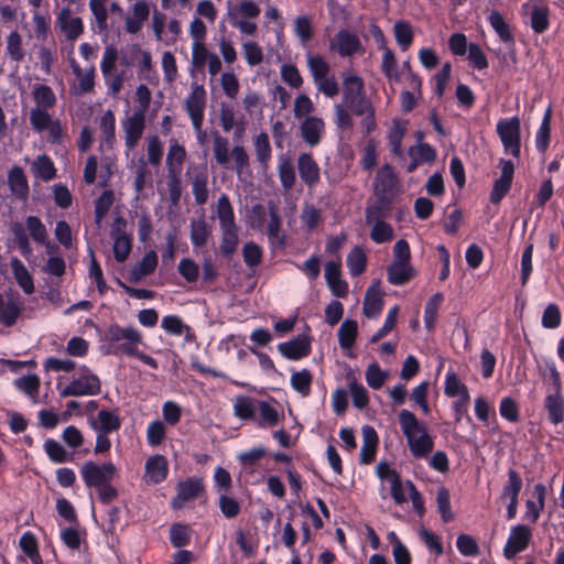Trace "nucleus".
<instances>
[{
	"label": "nucleus",
	"instance_id": "f257e3e1",
	"mask_svg": "<svg viewBox=\"0 0 564 564\" xmlns=\"http://www.w3.org/2000/svg\"><path fill=\"white\" fill-rule=\"evenodd\" d=\"M102 341V349L107 355L134 357L152 369L159 368L153 357L139 349L143 344V335L134 326L111 324L105 332Z\"/></svg>",
	"mask_w": 564,
	"mask_h": 564
},
{
	"label": "nucleus",
	"instance_id": "f03ea898",
	"mask_svg": "<svg viewBox=\"0 0 564 564\" xmlns=\"http://www.w3.org/2000/svg\"><path fill=\"white\" fill-rule=\"evenodd\" d=\"M398 419L411 455L414 458H427L433 451L434 441L426 426L409 410H401Z\"/></svg>",
	"mask_w": 564,
	"mask_h": 564
},
{
	"label": "nucleus",
	"instance_id": "7ed1b4c3",
	"mask_svg": "<svg viewBox=\"0 0 564 564\" xmlns=\"http://www.w3.org/2000/svg\"><path fill=\"white\" fill-rule=\"evenodd\" d=\"M57 389L59 395L66 397H91L97 395L101 391V383L98 376L87 366H79L72 379L66 380L65 377L57 379Z\"/></svg>",
	"mask_w": 564,
	"mask_h": 564
},
{
	"label": "nucleus",
	"instance_id": "20e7f679",
	"mask_svg": "<svg viewBox=\"0 0 564 564\" xmlns=\"http://www.w3.org/2000/svg\"><path fill=\"white\" fill-rule=\"evenodd\" d=\"M14 241L18 245L23 257L29 259L32 256V247L29 236L36 242H45L48 234L45 225L36 216H28L25 225L14 223L11 226Z\"/></svg>",
	"mask_w": 564,
	"mask_h": 564
},
{
	"label": "nucleus",
	"instance_id": "39448f33",
	"mask_svg": "<svg viewBox=\"0 0 564 564\" xmlns=\"http://www.w3.org/2000/svg\"><path fill=\"white\" fill-rule=\"evenodd\" d=\"M411 250L406 240L399 239L393 246V260L387 267V279L392 285H403L414 276L410 263Z\"/></svg>",
	"mask_w": 564,
	"mask_h": 564
},
{
	"label": "nucleus",
	"instance_id": "423d86ee",
	"mask_svg": "<svg viewBox=\"0 0 564 564\" xmlns=\"http://www.w3.org/2000/svg\"><path fill=\"white\" fill-rule=\"evenodd\" d=\"M496 132L502 143L507 155L518 159L521 153V129L518 117L500 119L496 124Z\"/></svg>",
	"mask_w": 564,
	"mask_h": 564
},
{
	"label": "nucleus",
	"instance_id": "0eeeda50",
	"mask_svg": "<svg viewBox=\"0 0 564 564\" xmlns=\"http://www.w3.org/2000/svg\"><path fill=\"white\" fill-rule=\"evenodd\" d=\"M79 473L86 487L96 488L111 482L117 476L118 468L112 462L98 464L94 460H87L82 465Z\"/></svg>",
	"mask_w": 564,
	"mask_h": 564
},
{
	"label": "nucleus",
	"instance_id": "6e6552de",
	"mask_svg": "<svg viewBox=\"0 0 564 564\" xmlns=\"http://www.w3.org/2000/svg\"><path fill=\"white\" fill-rule=\"evenodd\" d=\"M184 108L194 130L200 134L206 108V90L202 85L197 83L191 85V91L184 99Z\"/></svg>",
	"mask_w": 564,
	"mask_h": 564
},
{
	"label": "nucleus",
	"instance_id": "1a4fd4ad",
	"mask_svg": "<svg viewBox=\"0 0 564 564\" xmlns=\"http://www.w3.org/2000/svg\"><path fill=\"white\" fill-rule=\"evenodd\" d=\"M123 130V139L126 147V155L128 156L139 144L144 129L145 115L143 110H137L121 121Z\"/></svg>",
	"mask_w": 564,
	"mask_h": 564
},
{
	"label": "nucleus",
	"instance_id": "9d476101",
	"mask_svg": "<svg viewBox=\"0 0 564 564\" xmlns=\"http://www.w3.org/2000/svg\"><path fill=\"white\" fill-rule=\"evenodd\" d=\"M532 541V529L527 524H516L510 528L507 542L503 546V556L512 560L525 551Z\"/></svg>",
	"mask_w": 564,
	"mask_h": 564
},
{
	"label": "nucleus",
	"instance_id": "9b49d317",
	"mask_svg": "<svg viewBox=\"0 0 564 564\" xmlns=\"http://www.w3.org/2000/svg\"><path fill=\"white\" fill-rule=\"evenodd\" d=\"M366 224L371 226L370 238L376 243L391 241L394 237L393 227L382 219L381 209L370 206L366 209Z\"/></svg>",
	"mask_w": 564,
	"mask_h": 564
},
{
	"label": "nucleus",
	"instance_id": "f8f14e48",
	"mask_svg": "<svg viewBox=\"0 0 564 564\" xmlns=\"http://www.w3.org/2000/svg\"><path fill=\"white\" fill-rule=\"evenodd\" d=\"M126 226L127 221L121 216L116 217L111 226L110 235L113 240L112 251L118 262H124L132 248V238L127 234Z\"/></svg>",
	"mask_w": 564,
	"mask_h": 564
},
{
	"label": "nucleus",
	"instance_id": "ddd939ff",
	"mask_svg": "<svg viewBox=\"0 0 564 564\" xmlns=\"http://www.w3.org/2000/svg\"><path fill=\"white\" fill-rule=\"evenodd\" d=\"M522 489V479L514 469L508 470V481L502 488L501 499L508 502L507 519L512 520L517 516L518 497Z\"/></svg>",
	"mask_w": 564,
	"mask_h": 564
},
{
	"label": "nucleus",
	"instance_id": "4468645a",
	"mask_svg": "<svg viewBox=\"0 0 564 564\" xmlns=\"http://www.w3.org/2000/svg\"><path fill=\"white\" fill-rule=\"evenodd\" d=\"M204 491V484L200 478H187L177 485V495L172 500L174 509L183 508L187 502L198 498Z\"/></svg>",
	"mask_w": 564,
	"mask_h": 564
},
{
	"label": "nucleus",
	"instance_id": "2eb2a0df",
	"mask_svg": "<svg viewBox=\"0 0 564 564\" xmlns=\"http://www.w3.org/2000/svg\"><path fill=\"white\" fill-rule=\"evenodd\" d=\"M499 166L501 175L495 181L490 193V202L494 204H498L509 192L514 173V164L509 160L501 159Z\"/></svg>",
	"mask_w": 564,
	"mask_h": 564
},
{
	"label": "nucleus",
	"instance_id": "dca6fc26",
	"mask_svg": "<svg viewBox=\"0 0 564 564\" xmlns=\"http://www.w3.org/2000/svg\"><path fill=\"white\" fill-rule=\"evenodd\" d=\"M121 417L117 410L102 409L95 417L88 420V424L94 432L113 433L121 427Z\"/></svg>",
	"mask_w": 564,
	"mask_h": 564
},
{
	"label": "nucleus",
	"instance_id": "f3484780",
	"mask_svg": "<svg viewBox=\"0 0 564 564\" xmlns=\"http://www.w3.org/2000/svg\"><path fill=\"white\" fill-rule=\"evenodd\" d=\"M57 23L61 31L69 41L77 40L84 32L82 18L76 15L70 9L64 8L57 15Z\"/></svg>",
	"mask_w": 564,
	"mask_h": 564
},
{
	"label": "nucleus",
	"instance_id": "a211bd4d",
	"mask_svg": "<svg viewBox=\"0 0 564 564\" xmlns=\"http://www.w3.org/2000/svg\"><path fill=\"white\" fill-rule=\"evenodd\" d=\"M99 148L102 152L112 150L116 143V117L112 110H107L99 118Z\"/></svg>",
	"mask_w": 564,
	"mask_h": 564
},
{
	"label": "nucleus",
	"instance_id": "6ab92c4d",
	"mask_svg": "<svg viewBox=\"0 0 564 564\" xmlns=\"http://www.w3.org/2000/svg\"><path fill=\"white\" fill-rule=\"evenodd\" d=\"M300 130L303 140L310 145H317L325 134V122L317 116L306 117L300 121Z\"/></svg>",
	"mask_w": 564,
	"mask_h": 564
},
{
	"label": "nucleus",
	"instance_id": "aec40b11",
	"mask_svg": "<svg viewBox=\"0 0 564 564\" xmlns=\"http://www.w3.org/2000/svg\"><path fill=\"white\" fill-rule=\"evenodd\" d=\"M329 47L341 57L351 56L360 48L358 35L347 30H340L330 41Z\"/></svg>",
	"mask_w": 564,
	"mask_h": 564
},
{
	"label": "nucleus",
	"instance_id": "412c9836",
	"mask_svg": "<svg viewBox=\"0 0 564 564\" xmlns=\"http://www.w3.org/2000/svg\"><path fill=\"white\" fill-rule=\"evenodd\" d=\"M278 349L286 359L299 360L310 355L311 340L305 335H299L289 341L279 344Z\"/></svg>",
	"mask_w": 564,
	"mask_h": 564
},
{
	"label": "nucleus",
	"instance_id": "4be33fe9",
	"mask_svg": "<svg viewBox=\"0 0 564 564\" xmlns=\"http://www.w3.org/2000/svg\"><path fill=\"white\" fill-rule=\"evenodd\" d=\"M326 283L336 297H345L348 293V284L341 279V264L339 261H328L325 265Z\"/></svg>",
	"mask_w": 564,
	"mask_h": 564
},
{
	"label": "nucleus",
	"instance_id": "5701e85b",
	"mask_svg": "<svg viewBox=\"0 0 564 564\" xmlns=\"http://www.w3.org/2000/svg\"><path fill=\"white\" fill-rule=\"evenodd\" d=\"M169 464L163 455H154L147 459L144 466V480L148 484H160L167 477Z\"/></svg>",
	"mask_w": 564,
	"mask_h": 564
},
{
	"label": "nucleus",
	"instance_id": "b1692460",
	"mask_svg": "<svg viewBox=\"0 0 564 564\" xmlns=\"http://www.w3.org/2000/svg\"><path fill=\"white\" fill-rule=\"evenodd\" d=\"M383 307V293L380 282L375 281L366 291L362 313L368 318H376Z\"/></svg>",
	"mask_w": 564,
	"mask_h": 564
},
{
	"label": "nucleus",
	"instance_id": "393cba45",
	"mask_svg": "<svg viewBox=\"0 0 564 564\" xmlns=\"http://www.w3.org/2000/svg\"><path fill=\"white\" fill-rule=\"evenodd\" d=\"M23 305L18 296H3L0 294V324L12 326L15 324Z\"/></svg>",
	"mask_w": 564,
	"mask_h": 564
},
{
	"label": "nucleus",
	"instance_id": "a878e982",
	"mask_svg": "<svg viewBox=\"0 0 564 564\" xmlns=\"http://www.w3.org/2000/svg\"><path fill=\"white\" fill-rule=\"evenodd\" d=\"M150 14L148 2L141 0L133 3L131 14L126 18L124 30L130 34L138 33Z\"/></svg>",
	"mask_w": 564,
	"mask_h": 564
},
{
	"label": "nucleus",
	"instance_id": "bb28decb",
	"mask_svg": "<svg viewBox=\"0 0 564 564\" xmlns=\"http://www.w3.org/2000/svg\"><path fill=\"white\" fill-rule=\"evenodd\" d=\"M297 169L301 180L310 187L319 182V167L313 156L308 153H302L297 159Z\"/></svg>",
	"mask_w": 564,
	"mask_h": 564
},
{
	"label": "nucleus",
	"instance_id": "cd10ccee",
	"mask_svg": "<svg viewBox=\"0 0 564 564\" xmlns=\"http://www.w3.org/2000/svg\"><path fill=\"white\" fill-rule=\"evenodd\" d=\"M362 446L360 449V463L368 465L373 462L378 449V434L372 426L365 425L361 430Z\"/></svg>",
	"mask_w": 564,
	"mask_h": 564
},
{
	"label": "nucleus",
	"instance_id": "c85d7f7f",
	"mask_svg": "<svg viewBox=\"0 0 564 564\" xmlns=\"http://www.w3.org/2000/svg\"><path fill=\"white\" fill-rule=\"evenodd\" d=\"M10 268L12 271V274L18 283V285L21 288V290L25 294H32L34 292V281L33 276L28 270V268L24 265V263L18 259L12 258L10 260Z\"/></svg>",
	"mask_w": 564,
	"mask_h": 564
},
{
	"label": "nucleus",
	"instance_id": "c756f323",
	"mask_svg": "<svg viewBox=\"0 0 564 564\" xmlns=\"http://www.w3.org/2000/svg\"><path fill=\"white\" fill-rule=\"evenodd\" d=\"M259 401L248 395H237L234 399V415L240 420H254Z\"/></svg>",
	"mask_w": 564,
	"mask_h": 564
},
{
	"label": "nucleus",
	"instance_id": "7c9ffc66",
	"mask_svg": "<svg viewBox=\"0 0 564 564\" xmlns=\"http://www.w3.org/2000/svg\"><path fill=\"white\" fill-rule=\"evenodd\" d=\"M8 185L13 196L19 199H26L29 195V184L21 167L14 166L9 171Z\"/></svg>",
	"mask_w": 564,
	"mask_h": 564
},
{
	"label": "nucleus",
	"instance_id": "2f4dec72",
	"mask_svg": "<svg viewBox=\"0 0 564 564\" xmlns=\"http://www.w3.org/2000/svg\"><path fill=\"white\" fill-rule=\"evenodd\" d=\"M275 401H259L258 411L259 412V420L258 424L261 427H273L279 424L283 415L278 411V409L274 405Z\"/></svg>",
	"mask_w": 564,
	"mask_h": 564
},
{
	"label": "nucleus",
	"instance_id": "473e14b6",
	"mask_svg": "<svg viewBox=\"0 0 564 564\" xmlns=\"http://www.w3.org/2000/svg\"><path fill=\"white\" fill-rule=\"evenodd\" d=\"M364 95H366V91L362 78L354 74L346 75L343 79L344 104L346 105Z\"/></svg>",
	"mask_w": 564,
	"mask_h": 564
},
{
	"label": "nucleus",
	"instance_id": "72a5a7b5",
	"mask_svg": "<svg viewBox=\"0 0 564 564\" xmlns=\"http://www.w3.org/2000/svg\"><path fill=\"white\" fill-rule=\"evenodd\" d=\"M191 242L195 248L205 246L212 235L210 227L204 216L191 220Z\"/></svg>",
	"mask_w": 564,
	"mask_h": 564
},
{
	"label": "nucleus",
	"instance_id": "f704fd0d",
	"mask_svg": "<svg viewBox=\"0 0 564 564\" xmlns=\"http://www.w3.org/2000/svg\"><path fill=\"white\" fill-rule=\"evenodd\" d=\"M186 159V150L176 140H171L165 159L167 172H181Z\"/></svg>",
	"mask_w": 564,
	"mask_h": 564
},
{
	"label": "nucleus",
	"instance_id": "c9c22d12",
	"mask_svg": "<svg viewBox=\"0 0 564 564\" xmlns=\"http://www.w3.org/2000/svg\"><path fill=\"white\" fill-rule=\"evenodd\" d=\"M381 59V70L390 84H397L401 80V70L397 57L392 50L383 47Z\"/></svg>",
	"mask_w": 564,
	"mask_h": 564
},
{
	"label": "nucleus",
	"instance_id": "e433bc0d",
	"mask_svg": "<svg viewBox=\"0 0 564 564\" xmlns=\"http://www.w3.org/2000/svg\"><path fill=\"white\" fill-rule=\"evenodd\" d=\"M70 67L76 77L77 90L82 94L91 91L95 84V68L82 69L75 59L70 61Z\"/></svg>",
	"mask_w": 564,
	"mask_h": 564
},
{
	"label": "nucleus",
	"instance_id": "4c0bfd02",
	"mask_svg": "<svg viewBox=\"0 0 564 564\" xmlns=\"http://www.w3.org/2000/svg\"><path fill=\"white\" fill-rule=\"evenodd\" d=\"M35 177L48 182L56 176V169L52 159L46 154L36 156L31 166Z\"/></svg>",
	"mask_w": 564,
	"mask_h": 564
},
{
	"label": "nucleus",
	"instance_id": "58836bf2",
	"mask_svg": "<svg viewBox=\"0 0 564 564\" xmlns=\"http://www.w3.org/2000/svg\"><path fill=\"white\" fill-rule=\"evenodd\" d=\"M312 383L313 375L308 369H301L291 373L290 384L303 398L311 394Z\"/></svg>",
	"mask_w": 564,
	"mask_h": 564
},
{
	"label": "nucleus",
	"instance_id": "ea45409f",
	"mask_svg": "<svg viewBox=\"0 0 564 564\" xmlns=\"http://www.w3.org/2000/svg\"><path fill=\"white\" fill-rule=\"evenodd\" d=\"M44 452L54 464H63L73 460V454L68 453L66 448L57 441L47 438L43 444Z\"/></svg>",
	"mask_w": 564,
	"mask_h": 564
},
{
	"label": "nucleus",
	"instance_id": "a19ab883",
	"mask_svg": "<svg viewBox=\"0 0 564 564\" xmlns=\"http://www.w3.org/2000/svg\"><path fill=\"white\" fill-rule=\"evenodd\" d=\"M216 214L219 219L220 229L237 227L235 224L234 209L226 194L219 196Z\"/></svg>",
	"mask_w": 564,
	"mask_h": 564
},
{
	"label": "nucleus",
	"instance_id": "79ce46f5",
	"mask_svg": "<svg viewBox=\"0 0 564 564\" xmlns=\"http://www.w3.org/2000/svg\"><path fill=\"white\" fill-rule=\"evenodd\" d=\"M393 35L402 51H406L413 43L414 31L410 22L399 20L393 25Z\"/></svg>",
	"mask_w": 564,
	"mask_h": 564
},
{
	"label": "nucleus",
	"instance_id": "37998d69",
	"mask_svg": "<svg viewBox=\"0 0 564 564\" xmlns=\"http://www.w3.org/2000/svg\"><path fill=\"white\" fill-rule=\"evenodd\" d=\"M7 55L13 62H21L25 57V50L23 47V40L18 31H12L6 39Z\"/></svg>",
	"mask_w": 564,
	"mask_h": 564
},
{
	"label": "nucleus",
	"instance_id": "c03bdc74",
	"mask_svg": "<svg viewBox=\"0 0 564 564\" xmlns=\"http://www.w3.org/2000/svg\"><path fill=\"white\" fill-rule=\"evenodd\" d=\"M397 185V176L392 167L388 164L383 165L377 173L375 186L376 189L383 195L391 193Z\"/></svg>",
	"mask_w": 564,
	"mask_h": 564
},
{
	"label": "nucleus",
	"instance_id": "a18cd8bd",
	"mask_svg": "<svg viewBox=\"0 0 564 564\" xmlns=\"http://www.w3.org/2000/svg\"><path fill=\"white\" fill-rule=\"evenodd\" d=\"M347 268L351 276H358L367 268V256L361 247L356 246L348 253L346 259Z\"/></svg>",
	"mask_w": 564,
	"mask_h": 564
},
{
	"label": "nucleus",
	"instance_id": "49530a36",
	"mask_svg": "<svg viewBox=\"0 0 564 564\" xmlns=\"http://www.w3.org/2000/svg\"><path fill=\"white\" fill-rule=\"evenodd\" d=\"M406 130V122L400 119H394L392 121L391 128L388 132L389 143L391 145V150L395 155H402V139L404 137Z\"/></svg>",
	"mask_w": 564,
	"mask_h": 564
},
{
	"label": "nucleus",
	"instance_id": "de8ad7c7",
	"mask_svg": "<svg viewBox=\"0 0 564 564\" xmlns=\"http://www.w3.org/2000/svg\"><path fill=\"white\" fill-rule=\"evenodd\" d=\"M358 325L356 321L345 319L338 329V341L343 349H350L356 341Z\"/></svg>",
	"mask_w": 564,
	"mask_h": 564
},
{
	"label": "nucleus",
	"instance_id": "09e8293b",
	"mask_svg": "<svg viewBox=\"0 0 564 564\" xmlns=\"http://www.w3.org/2000/svg\"><path fill=\"white\" fill-rule=\"evenodd\" d=\"M219 121L225 132H229L234 128H237L239 133H242L245 130V121L242 119H236V113L231 106L221 105L219 111Z\"/></svg>",
	"mask_w": 564,
	"mask_h": 564
},
{
	"label": "nucleus",
	"instance_id": "8fccbe9b",
	"mask_svg": "<svg viewBox=\"0 0 564 564\" xmlns=\"http://www.w3.org/2000/svg\"><path fill=\"white\" fill-rule=\"evenodd\" d=\"M545 408L549 412L550 420L553 424H558L564 419V399L556 391L553 394H550L545 399Z\"/></svg>",
	"mask_w": 564,
	"mask_h": 564
},
{
	"label": "nucleus",
	"instance_id": "3c124183",
	"mask_svg": "<svg viewBox=\"0 0 564 564\" xmlns=\"http://www.w3.org/2000/svg\"><path fill=\"white\" fill-rule=\"evenodd\" d=\"M158 265V254L155 251H148L138 264L132 269V275L135 280H140L154 272Z\"/></svg>",
	"mask_w": 564,
	"mask_h": 564
},
{
	"label": "nucleus",
	"instance_id": "603ef678",
	"mask_svg": "<svg viewBox=\"0 0 564 564\" xmlns=\"http://www.w3.org/2000/svg\"><path fill=\"white\" fill-rule=\"evenodd\" d=\"M260 7L252 0H242L230 11V19H256L260 14Z\"/></svg>",
	"mask_w": 564,
	"mask_h": 564
},
{
	"label": "nucleus",
	"instance_id": "864d4df0",
	"mask_svg": "<svg viewBox=\"0 0 564 564\" xmlns=\"http://www.w3.org/2000/svg\"><path fill=\"white\" fill-rule=\"evenodd\" d=\"M444 297L442 293H435L430 297L424 308V326L427 330H432L435 327L437 319L438 308Z\"/></svg>",
	"mask_w": 564,
	"mask_h": 564
},
{
	"label": "nucleus",
	"instance_id": "5fc2aeb1",
	"mask_svg": "<svg viewBox=\"0 0 564 564\" xmlns=\"http://www.w3.org/2000/svg\"><path fill=\"white\" fill-rule=\"evenodd\" d=\"M387 540L391 544L392 555L395 564H411V554L408 547L400 541L394 531L388 532Z\"/></svg>",
	"mask_w": 564,
	"mask_h": 564
},
{
	"label": "nucleus",
	"instance_id": "6e6d98bb",
	"mask_svg": "<svg viewBox=\"0 0 564 564\" xmlns=\"http://www.w3.org/2000/svg\"><path fill=\"white\" fill-rule=\"evenodd\" d=\"M306 62L314 83L329 75V65L321 55L308 54Z\"/></svg>",
	"mask_w": 564,
	"mask_h": 564
},
{
	"label": "nucleus",
	"instance_id": "4d7b16f0",
	"mask_svg": "<svg viewBox=\"0 0 564 564\" xmlns=\"http://www.w3.org/2000/svg\"><path fill=\"white\" fill-rule=\"evenodd\" d=\"M213 152L215 160L219 165L224 167L229 166L231 151L229 141L226 138L219 134L214 137Z\"/></svg>",
	"mask_w": 564,
	"mask_h": 564
},
{
	"label": "nucleus",
	"instance_id": "13d9d810",
	"mask_svg": "<svg viewBox=\"0 0 564 564\" xmlns=\"http://www.w3.org/2000/svg\"><path fill=\"white\" fill-rule=\"evenodd\" d=\"M315 110V105L311 97L306 94H299L294 99L293 115L299 121L306 117H312Z\"/></svg>",
	"mask_w": 564,
	"mask_h": 564
},
{
	"label": "nucleus",
	"instance_id": "bf43d9fd",
	"mask_svg": "<svg viewBox=\"0 0 564 564\" xmlns=\"http://www.w3.org/2000/svg\"><path fill=\"white\" fill-rule=\"evenodd\" d=\"M280 76L284 84L294 89L301 88L304 82L299 68L291 63L281 65Z\"/></svg>",
	"mask_w": 564,
	"mask_h": 564
},
{
	"label": "nucleus",
	"instance_id": "052dcab7",
	"mask_svg": "<svg viewBox=\"0 0 564 564\" xmlns=\"http://www.w3.org/2000/svg\"><path fill=\"white\" fill-rule=\"evenodd\" d=\"M278 173L283 188L291 189L295 184V172L292 162L288 158L281 156L279 159Z\"/></svg>",
	"mask_w": 564,
	"mask_h": 564
},
{
	"label": "nucleus",
	"instance_id": "680f3d73",
	"mask_svg": "<svg viewBox=\"0 0 564 564\" xmlns=\"http://www.w3.org/2000/svg\"><path fill=\"white\" fill-rule=\"evenodd\" d=\"M550 124H551V109L547 108V110L545 111V113L543 116L541 126L538 129L536 134H535V147L540 152H544L549 147L550 131H551Z\"/></svg>",
	"mask_w": 564,
	"mask_h": 564
},
{
	"label": "nucleus",
	"instance_id": "e2e57ef3",
	"mask_svg": "<svg viewBox=\"0 0 564 564\" xmlns=\"http://www.w3.org/2000/svg\"><path fill=\"white\" fill-rule=\"evenodd\" d=\"M161 326L167 334L175 336H182L191 332L189 326L186 325L177 315L164 316L162 318Z\"/></svg>",
	"mask_w": 564,
	"mask_h": 564
},
{
	"label": "nucleus",
	"instance_id": "0e129e2a",
	"mask_svg": "<svg viewBox=\"0 0 564 564\" xmlns=\"http://www.w3.org/2000/svg\"><path fill=\"white\" fill-rule=\"evenodd\" d=\"M54 119L48 113L47 109L34 107L30 111V123L34 131L43 132L52 123Z\"/></svg>",
	"mask_w": 564,
	"mask_h": 564
},
{
	"label": "nucleus",
	"instance_id": "69168bd1",
	"mask_svg": "<svg viewBox=\"0 0 564 564\" xmlns=\"http://www.w3.org/2000/svg\"><path fill=\"white\" fill-rule=\"evenodd\" d=\"M13 384L18 390L35 399L40 389V379L36 375H26L15 379Z\"/></svg>",
	"mask_w": 564,
	"mask_h": 564
},
{
	"label": "nucleus",
	"instance_id": "338daca9",
	"mask_svg": "<svg viewBox=\"0 0 564 564\" xmlns=\"http://www.w3.org/2000/svg\"><path fill=\"white\" fill-rule=\"evenodd\" d=\"M33 97L36 106L42 109L52 108L55 105L56 97L51 87L46 85H39L33 90Z\"/></svg>",
	"mask_w": 564,
	"mask_h": 564
},
{
	"label": "nucleus",
	"instance_id": "774afa93",
	"mask_svg": "<svg viewBox=\"0 0 564 564\" xmlns=\"http://www.w3.org/2000/svg\"><path fill=\"white\" fill-rule=\"evenodd\" d=\"M367 384L378 390L380 389L388 379V372L381 370L378 364L373 362L368 366L365 372Z\"/></svg>",
	"mask_w": 564,
	"mask_h": 564
}]
</instances>
